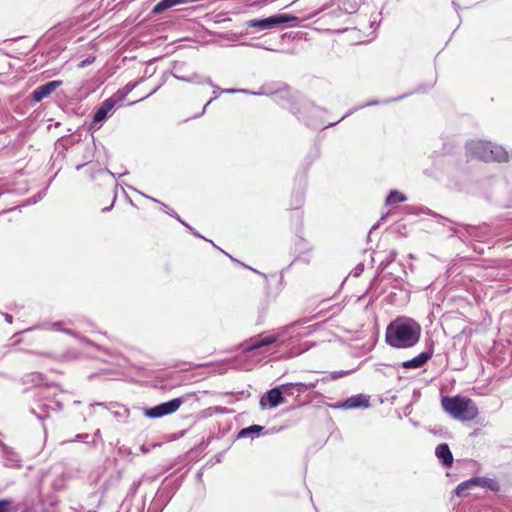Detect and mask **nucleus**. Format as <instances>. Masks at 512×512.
I'll return each mask as SVG.
<instances>
[{"mask_svg": "<svg viewBox=\"0 0 512 512\" xmlns=\"http://www.w3.org/2000/svg\"><path fill=\"white\" fill-rule=\"evenodd\" d=\"M385 336L391 347L411 348L419 342L421 326L411 318L398 317L387 326Z\"/></svg>", "mask_w": 512, "mask_h": 512, "instance_id": "obj_1", "label": "nucleus"}, {"mask_svg": "<svg viewBox=\"0 0 512 512\" xmlns=\"http://www.w3.org/2000/svg\"><path fill=\"white\" fill-rule=\"evenodd\" d=\"M441 404L444 411L456 420L471 421L478 415V408L475 402L467 397L446 396L442 398Z\"/></svg>", "mask_w": 512, "mask_h": 512, "instance_id": "obj_2", "label": "nucleus"}, {"mask_svg": "<svg viewBox=\"0 0 512 512\" xmlns=\"http://www.w3.org/2000/svg\"><path fill=\"white\" fill-rule=\"evenodd\" d=\"M467 149L471 155L483 161H505L508 157L503 147L482 140L469 141Z\"/></svg>", "mask_w": 512, "mask_h": 512, "instance_id": "obj_3", "label": "nucleus"}, {"mask_svg": "<svg viewBox=\"0 0 512 512\" xmlns=\"http://www.w3.org/2000/svg\"><path fill=\"white\" fill-rule=\"evenodd\" d=\"M296 20V17L287 14H276L264 19H251L245 25L249 28L258 30H268L278 27L282 24Z\"/></svg>", "mask_w": 512, "mask_h": 512, "instance_id": "obj_4", "label": "nucleus"}, {"mask_svg": "<svg viewBox=\"0 0 512 512\" xmlns=\"http://www.w3.org/2000/svg\"><path fill=\"white\" fill-rule=\"evenodd\" d=\"M181 398H174L168 402L161 403L144 410V415L148 418H160L175 413L182 405Z\"/></svg>", "mask_w": 512, "mask_h": 512, "instance_id": "obj_5", "label": "nucleus"}, {"mask_svg": "<svg viewBox=\"0 0 512 512\" xmlns=\"http://www.w3.org/2000/svg\"><path fill=\"white\" fill-rule=\"evenodd\" d=\"M61 85L62 81L60 80H53L41 85L33 91L32 98L35 102H40L41 100L49 97Z\"/></svg>", "mask_w": 512, "mask_h": 512, "instance_id": "obj_6", "label": "nucleus"}, {"mask_svg": "<svg viewBox=\"0 0 512 512\" xmlns=\"http://www.w3.org/2000/svg\"><path fill=\"white\" fill-rule=\"evenodd\" d=\"M116 104V101L113 98L106 99L101 106L97 109L94 114L93 123H101L103 122L108 115L112 112Z\"/></svg>", "mask_w": 512, "mask_h": 512, "instance_id": "obj_7", "label": "nucleus"}, {"mask_svg": "<svg viewBox=\"0 0 512 512\" xmlns=\"http://www.w3.org/2000/svg\"><path fill=\"white\" fill-rule=\"evenodd\" d=\"M266 400L269 402L271 407H276L285 402L284 397L282 396V390L278 387L269 390L266 393V396L261 398L260 405L262 408L266 406Z\"/></svg>", "mask_w": 512, "mask_h": 512, "instance_id": "obj_8", "label": "nucleus"}, {"mask_svg": "<svg viewBox=\"0 0 512 512\" xmlns=\"http://www.w3.org/2000/svg\"><path fill=\"white\" fill-rule=\"evenodd\" d=\"M369 406V398L364 394L354 395L346 399L339 407L347 409L366 408Z\"/></svg>", "mask_w": 512, "mask_h": 512, "instance_id": "obj_9", "label": "nucleus"}, {"mask_svg": "<svg viewBox=\"0 0 512 512\" xmlns=\"http://www.w3.org/2000/svg\"><path fill=\"white\" fill-rule=\"evenodd\" d=\"M431 357H432V352L425 351V352L420 353L419 355H417L413 359L404 361L402 366L405 369L421 368L422 366H424L427 363V361Z\"/></svg>", "mask_w": 512, "mask_h": 512, "instance_id": "obj_10", "label": "nucleus"}, {"mask_svg": "<svg viewBox=\"0 0 512 512\" xmlns=\"http://www.w3.org/2000/svg\"><path fill=\"white\" fill-rule=\"evenodd\" d=\"M277 339H278V337L275 335H268V336H264V337L259 336L255 339H252L251 344L247 345L244 348V351L250 352V351L262 348L264 346L275 343L277 341Z\"/></svg>", "mask_w": 512, "mask_h": 512, "instance_id": "obj_11", "label": "nucleus"}, {"mask_svg": "<svg viewBox=\"0 0 512 512\" xmlns=\"http://www.w3.org/2000/svg\"><path fill=\"white\" fill-rule=\"evenodd\" d=\"M435 454L445 467H450L453 464V455L447 444L442 443L436 447Z\"/></svg>", "mask_w": 512, "mask_h": 512, "instance_id": "obj_12", "label": "nucleus"}, {"mask_svg": "<svg viewBox=\"0 0 512 512\" xmlns=\"http://www.w3.org/2000/svg\"><path fill=\"white\" fill-rule=\"evenodd\" d=\"M0 446L2 448V454L6 461V465L17 466L20 462L19 455L12 448L5 445L2 441H0Z\"/></svg>", "mask_w": 512, "mask_h": 512, "instance_id": "obj_13", "label": "nucleus"}, {"mask_svg": "<svg viewBox=\"0 0 512 512\" xmlns=\"http://www.w3.org/2000/svg\"><path fill=\"white\" fill-rule=\"evenodd\" d=\"M474 487H477V485H475V482H474V478H471L467 481H464L462 483H460L457 487H456V494L459 496V497H464L468 494V490L474 488Z\"/></svg>", "mask_w": 512, "mask_h": 512, "instance_id": "obj_14", "label": "nucleus"}, {"mask_svg": "<svg viewBox=\"0 0 512 512\" xmlns=\"http://www.w3.org/2000/svg\"><path fill=\"white\" fill-rule=\"evenodd\" d=\"M473 478H474L475 485H477V487L488 488L490 490L497 489V486H498L497 482L494 481L493 479L486 478V477H473Z\"/></svg>", "mask_w": 512, "mask_h": 512, "instance_id": "obj_15", "label": "nucleus"}, {"mask_svg": "<svg viewBox=\"0 0 512 512\" xmlns=\"http://www.w3.org/2000/svg\"><path fill=\"white\" fill-rule=\"evenodd\" d=\"M406 201V196L397 190H392L386 198V205H393Z\"/></svg>", "mask_w": 512, "mask_h": 512, "instance_id": "obj_16", "label": "nucleus"}, {"mask_svg": "<svg viewBox=\"0 0 512 512\" xmlns=\"http://www.w3.org/2000/svg\"><path fill=\"white\" fill-rule=\"evenodd\" d=\"M214 88H215V89H214V91H213V93H214V97H213L212 99H210V100L206 103V105L204 106V108H203V110H202L201 114H203V113H204V111H205L206 107H207V106H208V105L213 101V99H216V98L219 96V94H220V93H236V92L248 93V91H247V90H245V89H240V90H237V89H222V90H221L219 87H216V86H215Z\"/></svg>", "mask_w": 512, "mask_h": 512, "instance_id": "obj_17", "label": "nucleus"}, {"mask_svg": "<svg viewBox=\"0 0 512 512\" xmlns=\"http://www.w3.org/2000/svg\"><path fill=\"white\" fill-rule=\"evenodd\" d=\"M263 430L262 426L259 425H251L249 427L243 428L238 433V438H246L249 437L252 434H258Z\"/></svg>", "mask_w": 512, "mask_h": 512, "instance_id": "obj_18", "label": "nucleus"}, {"mask_svg": "<svg viewBox=\"0 0 512 512\" xmlns=\"http://www.w3.org/2000/svg\"><path fill=\"white\" fill-rule=\"evenodd\" d=\"M0 512H16L10 500H0Z\"/></svg>", "mask_w": 512, "mask_h": 512, "instance_id": "obj_19", "label": "nucleus"}, {"mask_svg": "<svg viewBox=\"0 0 512 512\" xmlns=\"http://www.w3.org/2000/svg\"><path fill=\"white\" fill-rule=\"evenodd\" d=\"M316 384H317V381L309 382V383L298 382V383H295L294 387H298V391L303 392V391L311 390V389L315 388Z\"/></svg>", "mask_w": 512, "mask_h": 512, "instance_id": "obj_20", "label": "nucleus"}, {"mask_svg": "<svg viewBox=\"0 0 512 512\" xmlns=\"http://www.w3.org/2000/svg\"><path fill=\"white\" fill-rule=\"evenodd\" d=\"M138 84H139V81L134 82V83H131V82L127 83L122 90V97L129 94Z\"/></svg>", "mask_w": 512, "mask_h": 512, "instance_id": "obj_21", "label": "nucleus"}, {"mask_svg": "<svg viewBox=\"0 0 512 512\" xmlns=\"http://www.w3.org/2000/svg\"><path fill=\"white\" fill-rule=\"evenodd\" d=\"M294 386H295V383H288V384L281 385L278 388H280L282 390V395L283 394L292 395L293 393H292L291 389Z\"/></svg>", "mask_w": 512, "mask_h": 512, "instance_id": "obj_22", "label": "nucleus"}, {"mask_svg": "<svg viewBox=\"0 0 512 512\" xmlns=\"http://www.w3.org/2000/svg\"><path fill=\"white\" fill-rule=\"evenodd\" d=\"M174 77H175V78H177V79H179V80L186 81V82H192V81H194V79H196V78H197V76H196V75H193V76H192V77H190V78H186V77H182V76H179V75H176V74H174Z\"/></svg>", "mask_w": 512, "mask_h": 512, "instance_id": "obj_23", "label": "nucleus"}, {"mask_svg": "<svg viewBox=\"0 0 512 512\" xmlns=\"http://www.w3.org/2000/svg\"><path fill=\"white\" fill-rule=\"evenodd\" d=\"M169 215H171L172 217H175L177 218L183 225H185L188 229L192 230V227H190L189 225H187L186 223H184L180 218L179 216L174 212V211H166Z\"/></svg>", "mask_w": 512, "mask_h": 512, "instance_id": "obj_24", "label": "nucleus"}, {"mask_svg": "<svg viewBox=\"0 0 512 512\" xmlns=\"http://www.w3.org/2000/svg\"><path fill=\"white\" fill-rule=\"evenodd\" d=\"M5 317H6V320H7L9 323H11V322H12V316H11V315L6 314V316H5Z\"/></svg>", "mask_w": 512, "mask_h": 512, "instance_id": "obj_25", "label": "nucleus"}, {"mask_svg": "<svg viewBox=\"0 0 512 512\" xmlns=\"http://www.w3.org/2000/svg\"><path fill=\"white\" fill-rule=\"evenodd\" d=\"M88 63H90V61H89V60H85V61H83V62L81 63V65H80V66H81V67H84V66H85L86 64H88Z\"/></svg>", "mask_w": 512, "mask_h": 512, "instance_id": "obj_26", "label": "nucleus"}, {"mask_svg": "<svg viewBox=\"0 0 512 512\" xmlns=\"http://www.w3.org/2000/svg\"><path fill=\"white\" fill-rule=\"evenodd\" d=\"M204 82L208 83L209 85L213 86L212 82L210 79H206Z\"/></svg>", "mask_w": 512, "mask_h": 512, "instance_id": "obj_27", "label": "nucleus"}, {"mask_svg": "<svg viewBox=\"0 0 512 512\" xmlns=\"http://www.w3.org/2000/svg\"><path fill=\"white\" fill-rule=\"evenodd\" d=\"M377 103H378V102L368 103V104H366V106H371V105H373V104H377Z\"/></svg>", "mask_w": 512, "mask_h": 512, "instance_id": "obj_28", "label": "nucleus"}, {"mask_svg": "<svg viewBox=\"0 0 512 512\" xmlns=\"http://www.w3.org/2000/svg\"><path fill=\"white\" fill-rule=\"evenodd\" d=\"M254 94H255V95H262V94H263V92H262V91H260V92H256V93H254Z\"/></svg>", "mask_w": 512, "mask_h": 512, "instance_id": "obj_29", "label": "nucleus"}, {"mask_svg": "<svg viewBox=\"0 0 512 512\" xmlns=\"http://www.w3.org/2000/svg\"><path fill=\"white\" fill-rule=\"evenodd\" d=\"M153 202H158V200L154 199V198H150Z\"/></svg>", "mask_w": 512, "mask_h": 512, "instance_id": "obj_30", "label": "nucleus"}]
</instances>
